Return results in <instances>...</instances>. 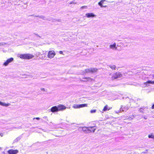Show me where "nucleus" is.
Here are the masks:
<instances>
[{
	"mask_svg": "<svg viewBox=\"0 0 154 154\" xmlns=\"http://www.w3.org/2000/svg\"><path fill=\"white\" fill-rule=\"evenodd\" d=\"M88 131H90L91 132H94L96 129V127L95 126L92 127H89L87 128Z\"/></svg>",
	"mask_w": 154,
	"mask_h": 154,
	"instance_id": "nucleus-6",
	"label": "nucleus"
},
{
	"mask_svg": "<svg viewBox=\"0 0 154 154\" xmlns=\"http://www.w3.org/2000/svg\"><path fill=\"white\" fill-rule=\"evenodd\" d=\"M73 107L75 109L79 108V105L77 104H74L73 106Z\"/></svg>",
	"mask_w": 154,
	"mask_h": 154,
	"instance_id": "nucleus-21",
	"label": "nucleus"
},
{
	"mask_svg": "<svg viewBox=\"0 0 154 154\" xmlns=\"http://www.w3.org/2000/svg\"><path fill=\"white\" fill-rule=\"evenodd\" d=\"M60 54H63V52L62 51H60L59 52Z\"/></svg>",
	"mask_w": 154,
	"mask_h": 154,
	"instance_id": "nucleus-26",
	"label": "nucleus"
},
{
	"mask_svg": "<svg viewBox=\"0 0 154 154\" xmlns=\"http://www.w3.org/2000/svg\"><path fill=\"white\" fill-rule=\"evenodd\" d=\"M85 7V6H82V7H81V8H84V7Z\"/></svg>",
	"mask_w": 154,
	"mask_h": 154,
	"instance_id": "nucleus-29",
	"label": "nucleus"
},
{
	"mask_svg": "<svg viewBox=\"0 0 154 154\" xmlns=\"http://www.w3.org/2000/svg\"><path fill=\"white\" fill-rule=\"evenodd\" d=\"M86 16L88 17H94L95 15L93 13H88L85 14Z\"/></svg>",
	"mask_w": 154,
	"mask_h": 154,
	"instance_id": "nucleus-11",
	"label": "nucleus"
},
{
	"mask_svg": "<svg viewBox=\"0 0 154 154\" xmlns=\"http://www.w3.org/2000/svg\"><path fill=\"white\" fill-rule=\"evenodd\" d=\"M41 90H43L44 91H45V89L44 88H42L41 89Z\"/></svg>",
	"mask_w": 154,
	"mask_h": 154,
	"instance_id": "nucleus-28",
	"label": "nucleus"
},
{
	"mask_svg": "<svg viewBox=\"0 0 154 154\" xmlns=\"http://www.w3.org/2000/svg\"><path fill=\"white\" fill-rule=\"evenodd\" d=\"M109 67L112 70H115L116 69V66L114 65H109Z\"/></svg>",
	"mask_w": 154,
	"mask_h": 154,
	"instance_id": "nucleus-17",
	"label": "nucleus"
},
{
	"mask_svg": "<svg viewBox=\"0 0 154 154\" xmlns=\"http://www.w3.org/2000/svg\"><path fill=\"white\" fill-rule=\"evenodd\" d=\"M26 54V60H29L32 58L34 57V56L32 54Z\"/></svg>",
	"mask_w": 154,
	"mask_h": 154,
	"instance_id": "nucleus-9",
	"label": "nucleus"
},
{
	"mask_svg": "<svg viewBox=\"0 0 154 154\" xmlns=\"http://www.w3.org/2000/svg\"><path fill=\"white\" fill-rule=\"evenodd\" d=\"M58 111H60L65 109L66 107L63 105L60 104L57 106Z\"/></svg>",
	"mask_w": 154,
	"mask_h": 154,
	"instance_id": "nucleus-3",
	"label": "nucleus"
},
{
	"mask_svg": "<svg viewBox=\"0 0 154 154\" xmlns=\"http://www.w3.org/2000/svg\"><path fill=\"white\" fill-rule=\"evenodd\" d=\"M1 149V148L0 147V149Z\"/></svg>",
	"mask_w": 154,
	"mask_h": 154,
	"instance_id": "nucleus-30",
	"label": "nucleus"
},
{
	"mask_svg": "<svg viewBox=\"0 0 154 154\" xmlns=\"http://www.w3.org/2000/svg\"><path fill=\"white\" fill-rule=\"evenodd\" d=\"M36 119L37 120H39L40 119V118L39 117H36L35 118H34L33 119Z\"/></svg>",
	"mask_w": 154,
	"mask_h": 154,
	"instance_id": "nucleus-25",
	"label": "nucleus"
},
{
	"mask_svg": "<svg viewBox=\"0 0 154 154\" xmlns=\"http://www.w3.org/2000/svg\"><path fill=\"white\" fill-rule=\"evenodd\" d=\"M18 152V150L17 149H10L8 151V152L9 154H17Z\"/></svg>",
	"mask_w": 154,
	"mask_h": 154,
	"instance_id": "nucleus-4",
	"label": "nucleus"
},
{
	"mask_svg": "<svg viewBox=\"0 0 154 154\" xmlns=\"http://www.w3.org/2000/svg\"><path fill=\"white\" fill-rule=\"evenodd\" d=\"M57 106H54L52 107L51 109V111L52 112H57L58 111Z\"/></svg>",
	"mask_w": 154,
	"mask_h": 154,
	"instance_id": "nucleus-10",
	"label": "nucleus"
},
{
	"mask_svg": "<svg viewBox=\"0 0 154 154\" xmlns=\"http://www.w3.org/2000/svg\"><path fill=\"white\" fill-rule=\"evenodd\" d=\"M98 71V69L96 68H90V73H94L97 72Z\"/></svg>",
	"mask_w": 154,
	"mask_h": 154,
	"instance_id": "nucleus-8",
	"label": "nucleus"
},
{
	"mask_svg": "<svg viewBox=\"0 0 154 154\" xmlns=\"http://www.w3.org/2000/svg\"><path fill=\"white\" fill-rule=\"evenodd\" d=\"M55 54L56 53L54 51H50L48 53V57L50 58H52L54 57Z\"/></svg>",
	"mask_w": 154,
	"mask_h": 154,
	"instance_id": "nucleus-2",
	"label": "nucleus"
},
{
	"mask_svg": "<svg viewBox=\"0 0 154 154\" xmlns=\"http://www.w3.org/2000/svg\"><path fill=\"white\" fill-rule=\"evenodd\" d=\"M82 79H86V80H84V81H89L90 80H93V79L91 78L90 77H83L82 78Z\"/></svg>",
	"mask_w": 154,
	"mask_h": 154,
	"instance_id": "nucleus-16",
	"label": "nucleus"
},
{
	"mask_svg": "<svg viewBox=\"0 0 154 154\" xmlns=\"http://www.w3.org/2000/svg\"><path fill=\"white\" fill-rule=\"evenodd\" d=\"M14 60V59L12 57L10 58L7 59L6 61H5L3 63V65L5 66H7L8 64Z\"/></svg>",
	"mask_w": 154,
	"mask_h": 154,
	"instance_id": "nucleus-5",
	"label": "nucleus"
},
{
	"mask_svg": "<svg viewBox=\"0 0 154 154\" xmlns=\"http://www.w3.org/2000/svg\"><path fill=\"white\" fill-rule=\"evenodd\" d=\"M109 47L110 48L116 50L117 48V47H116V44L115 43L112 45H110Z\"/></svg>",
	"mask_w": 154,
	"mask_h": 154,
	"instance_id": "nucleus-14",
	"label": "nucleus"
},
{
	"mask_svg": "<svg viewBox=\"0 0 154 154\" xmlns=\"http://www.w3.org/2000/svg\"><path fill=\"white\" fill-rule=\"evenodd\" d=\"M122 76V73L117 72L113 73L112 75L111 78L112 80H114L121 77Z\"/></svg>",
	"mask_w": 154,
	"mask_h": 154,
	"instance_id": "nucleus-1",
	"label": "nucleus"
},
{
	"mask_svg": "<svg viewBox=\"0 0 154 154\" xmlns=\"http://www.w3.org/2000/svg\"><path fill=\"white\" fill-rule=\"evenodd\" d=\"M148 84H154V81H151L149 80L144 83V84L146 85H148Z\"/></svg>",
	"mask_w": 154,
	"mask_h": 154,
	"instance_id": "nucleus-15",
	"label": "nucleus"
},
{
	"mask_svg": "<svg viewBox=\"0 0 154 154\" xmlns=\"http://www.w3.org/2000/svg\"><path fill=\"white\" fill-rule=\"evenodd\" d=\"M85 73H90V68L87 69L85 70Z\"/></svg>",
	"mask_w": 154,
	"mask_h": 154,
	"instance_id": "nucleus-22",
	"label": "nucleus"
},
{
	"mask_svg": "<svg viewBox=\"0 0 154 154\" xmlns=\"http://www.w3.org/2000/svg\"><path fill=\"white\" fill-rule=\"evenodd\" d=\"M106 1V0H101L98 3V4L101 7H106L107 6L106 5H103V4H104L103 3L104 2Z\"/></svg>",
	"mask_w": 154,
	"mask_h": 154,
	"instance_id": "nucleus-7",
	"label": "nucleus"
},
{
	"mask_svg": "<svg viewBox=\"0 0 154 154\" xmlns=\"http://www.w3.org/2000/svg\"><path fill=\"white\" fill-rule=\"evenodd\" d=\"M96 109H93V110H91L90 111V112L91 113H94L95 112H96Z\"/></svg>",
	"mask_w": 154,
	"mask_h": 154,
	"instance_id": "nucleus-23",
	"label": "nucleus"
},
{
	"mask_svg": "<svg viewBox=\"0 0 154 154\" xmlns=\"http://www.w3.org/2000/svg\"><path fill=\"white\" fill-rule=\"evenodd\" d=\"M18 57L22 59L26 60V54H19L18 55Z\"/></svg>",
	"mask_w": 154,
	"mask_h": 154,
	"instance_id": "nucleus-13",
	"label": "nucleus"
},
{
	"mask_svg": "<svg viewBox=\"0 0 154 154\" xmlns=\"http://www.w3.org/2000/svg\"><path fill=\"white\" fill-rule=\"evenodd\" d=\"M151 108L152 109H154V104L152 106Z\"/></svg>",
	"mask_w": 154,
	"mask_h": 154,
	"instance_id": "nucleus-24",
	"label": "nucleus"
},
{
	"mask_svg": "<svg viewBox=\"0 0 154 154\" xmlns=\"http://www.w3.org/2000/svg\"><path fill=\"white\" fill-rule=\"evenodd\" d=\"M0 105L2 106H7L9 105V103H7V104L5 103H2L0 101Z\"/></svg>",
	"mask_w": 154,
	"mask_h": 154,
	"instance_id": "nucleus-18",
	"label": "nucleus"
},
{
	"mask_svg": "<svg viewBox=\"0 0 154 154\" xmlns=\"http://www.w3.org/2000/svg\"><path fill=\"white\" fill-rule=\"evenodd\" d=\"M79 108H82L84 107H87L88 106V104L86 103L79 104Z\"/></svg>",
	"mask_w": 154,
	"mask_h": 154,
	"instance_id": "nucleus-19",
	"label": "nucleus"
},
{
	"mask_svg": "<svg viewBox=\"0 0 154 154\" xmlns=\"http://www.w3.org/2000/svg\"><path fill=\"white\" fill-rule=\"evenodd\" d=\"M148 137L149 138H152L154 139V135H153L152 134H149L148 135Z\"/></svg>",
	"mask_w": 154,
	"mask_h": 154,
	"instance_id": "nucleus-20",
	"label": "nucleus"
},
{
	"mask_svg": "<svg viewBox=\"0 0 154 154\" xmlns=\"http://www.w3.org/2000/svg\"><path fill=\"white\" fill-rule=\"evenodd\" d=\"M111 109V108L109 107L107 105H106L104 107L103 111H106L109 110Z\"/></svg>",
	"mask_w": 154,
	"mask_h": 154,
	"instance_id": "nucleus-12",
	"label": "nucleus"
},
{
	"mask_svg": "<svg viewBox=\"0 0 154 154\" xmlns=\"http://www.w3.org/2000/svg\"><path fill=\"white\" fill-rule=\"evenodd\" d=\"M153 77H154V76H153Z\"/></svg>",
	"mask_w": 154,
	"mask_h": 154,
	"instance_id": "nucleus-31",
	"label": "nucleus"
},
{
	"mask_svg": "<svg viewBox=\"0 0 154 154\" xmlns=\"http://www.w3.org/2000/svg\"><path fill=\"white\" fill-rule=\"evenodd\" d=\"M0 136H2L3 134L2 133H0Z\"/></svg>",
	"mask_w": 154,
	"mask_h": 154,
	"instance_id": "nucleus-27",
	"label": "nucleus"
}]
</instances>
